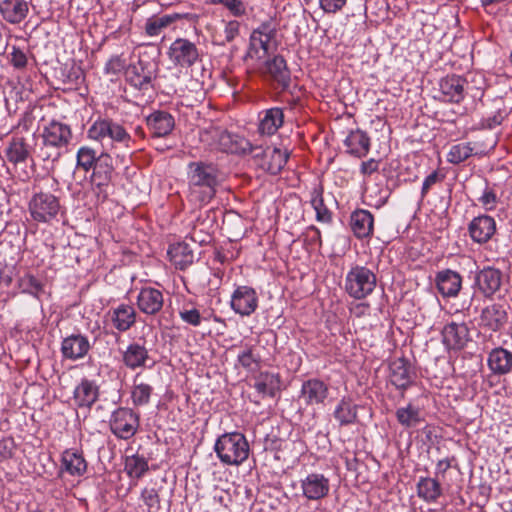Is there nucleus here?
Returning <instances> with one entry per match:
<instances>
[{
	"label": "nucleus",
	"instance_id": "4468645a",
	"mask_svg": "<svg viewBox=\"0 0 512 512\" xmlns=\"http://www.w3.org/2000/svg\"><path fill=\"white\" fill-rule=\"evenodd\" d=\"M443 344L449 350H461L471 340L470 330L465 323L451 322L442 330Z\"/></svg>",
	"mask_w": 512,
	"mask_h": 512
},
{
	"label": "nucleus",
	"instance_id": "13d9d810",
	"mask_svg": "<svg viewBox=\"0 0 512 512\" xmlns=\"http://www.w3.org/2000/svg\"><path fill=\"white\" fill-rule=\"evenodd\" d=\"M214 4H221L234 16L240 17L246 13V6L242 0H211Z\"/></svg>",
	"mask_w": 512,
	"mask_h": 512
},
{
	"label": "nucleus",
	"instance_id": "cd10ccee",
	"mask_svg": "<svg viewBox=\"0 0 512 512\" xmlns=\"http://www.w3.org/2000/svg\"><path fill=\"white\" fill-rule=\"evenodd\" d=\"M136 310L129 304H120L112 309L111 321L119 332H126L136 323Z\"/></svg>",
	"mask_w": 512,
	"mask_h": 512
},
{
	"label": "nucleus",
	"instance_id": "b1692460",
	"mask_svg": "<svg viewBox=\"0 0 512 512\" xmlns=\"http://www.w3.org/2000/svg\"><path fill=\"white\" fill-rule=\"evenodd\" d=\"M29 13V4L26 0L0 1V15L9 24L21 23Z\"/></svg>",
	"mask_w": 512,
	"mask_h": 512
},
{
	"label": "nucleus",
	"instance_id": "ddd939ff",
	"mask_svg": "<svg viewBox=\"0 0 512 512\" xmlns=\"http://www.w3.org/2000/svg\"><path fill=\"white\" fill-rule=\"evenodd\" d=\"M123 364L131 369L151 367L155 361L150 357L144 343L132 342L122 351Z\"/></svg>",
	"mask_w": 512,
	"mask_h": 512
},
{
	"label": "nucleus",
	"instance_id": "58836bf2",
	"mask_svg": "<svg viewBox=\"0 0 512 512\" xmlns=\"http://www.w3.org/2000/svg\"><path fill=\"white\" fill-rule=\"evenodd\" d=\"M253 387L262 397H274L280 389L279 376L269 372H261L255 378Z\"/></svg>",
	"mask_w": 512,
	"mask_h": 512
},
{
	"label": "nucleus",
	"instance_id": "a19ab883",
	"mask_svg": "<svg viewBox=\"0 0 512 512\" xmlns=\"http://www.w3.org/2000/svg\"><path fill=\"white\" fill-rule=\"evenodd\" d=\"M396 419L405 428L417 426L421 421V411L417 406L409 403L406 407L396 410Z\"/></svg>",
	"mask_w": 512,
	"mask_h": 512
},
{
	"label": "nucleus",
	"instance_id": "412c9836",
	"mask_svg": "<svg viewBox=\"0 0 512 512\" xmlns=\"http://www.w3.org/2000/svg\"><path fill=\"white\" fill-rule=\"evenodd\" d=\"M137 305L144 314L155 315L163 308V293L152 287L142 288L137 296Z\"/></svg>",
	"mask_w": 512,
	"mask_h": 512
},
{
	"label": "nucleus",
	"instance_id": "bf43d9fd",
	"mask_svg": "<svg viewBox=\"0 0 512 512\" xmlns=\"http://www.w3.org/2000/svg\"><path fill=\"white\" fill-rule=\"evenodd\" d=\"M11 49H12L10 52L11 64L16 69L25 68L27 66V61H28L26 53L17 46H12Z\"/></svg>",
	"mask_w": 512,
	"mask_h": 512
},
{
	"label": "nucleus",
	"instance_id": "7ed1b4c3",
	"mask_svg": "<svg viewBox=\"0 0 512 512\" xmlns=\"http://www.w3.org/2000/svg\"><path fill=\"white\" fill-rule=\"evenodd\" d=\"M214 450L223 464L238 466L247 460L250 448L242 433L232 432L221 435Z\"/></svg>",
	"mask_w": 512,
	"mask_h": 512
},
{
	"label": "nucleus",
	"instance_id": "69168bd1",
	"mask_svg": "<svg viewBox=\"0 0 512 512\" xmlns=\"http://www.w3.org/2000/svg\"><path fill=\"white\" fill-rule=\"evenodd\" d=\"M240 30V23L236 20L229 21L225 24L224 38L226 42H232L238 35Z\"/></svg>",
	"mask_w": 512,
	"mask_h": 512
},
{
	"label": "nucleus",
	"instance_id": "c03bdc74",
	"mask_svg": "<svg viewBox=\"0 0 512 512\" xmlns=\"http://www.w3.org/2000/svg\"><path fill=\"white\" fill-rule=\"evenodd\" d=\"M174 20L175 17L171 15L150 17L145 23V33L150 37L159 36L165 28L174 22Z\"/></svg>",
	"mask_w": 512,
	"mask_h": 512
},
{
	"label": "nucleus",
	"instance_id": "c85d7f7f",
	"mask_svg": "<svg viewBox=\"0 0 512 512\" xmlns=\"http://www.w3.org/2000/svg\"><path fill=\"white\" fill-rule=\"evenodd\" d=\"M92 169V184L98 188L108 185V183L111 181L112 173L114 170L111 156L107 153H101L98 155V160Z\"/></svg>",
	"mask_w": 512,
	"mask_h": 512
},
{
	"label": "nucleus",
	"instance_id": "7c9ffc66",
	"mask_svg": "<svg viewBox=\"0 0 512 512\" xmlns=\"http://www.w3.org/2000/svg\"><path fill=\"white\" fill-rule=\"evenodd\" d=\"M260 115L258 130L262 135H274L284 123L282 108L273 107L263 111Z\"/></svg>",
	"mask_w": 512,
	"mask_h": 512
},
{
	"label": "nucleus",
	"instance_id": "6ab92c4d",
	"mask_svg": "<svg viewBox=\"0 0 512 512\" xmlns=\"http://www.w3.org/2000/svg\"><path fill=\"white\" fill-rule=\"evenodd\" d=\"M471 239L479 244L488 242L496 232V222L493 217L481 215L475 217L468 226Z\"/></svg>",
	"mask_w": 512,
	"mask_h": 512
},
{
	"label": "nucleus",
	"instance_id": "f257e3e1",
	"mask_svg": "<svg viewBox=\"0 0 512 512\" xmlns=\"http://www.w3.org/2000/svg\"><path fill=\"white\" fill-rule=\"evenodd\" d=\"M189 196L200 203H209L221 184V174L215 164L195 161L188 164L187 171Z\"/></svg>",
	"mask_w": 512,
	"mask_h": 512
},
{
	"label": "nucleus",
	"instance_id": "aec40b11",
	"mask_svg": "<svg viewBox=\"0 0 512 512\" xmlns=\"http://www.w3.org/2000/svg\"><path fill=\"white\" fill-rule=\"evenodd\" d=\"M436 287L443 297H456L462 287L461 275L451 269L441 270L435 277Z\"/></svg>",
	"mask_w": 512,
	"mask_h": 512
},
{
	"label": "nucleus",
	"instance_id": "864d4df0",
	"mask_svg": "<svg viewBox=\"0 0 512 512\" xmlns=\"http://www.w3.org/2000/svg\"><path fill=\"white\" fill-rule=\"evenodd\" d=\"M141 498L147 506L148 512H158L161 508L160 497L154 488H145L142 490Z\"/></svg>",
	"mask_w": 512,
	"mask_h": 512
},
{
	"label": "nucleus",
	"instance_id": "0eeeda50",
	"mask_svg": "<svg viewBox=\"0 0 512 512\" xmlns=\"http://www.w3.org/2000/svg\"><path fill=\"white\" fill-rule=\"evenodd\" d=\"M109 425L111 432L117 438L128 440L137 433L140 417L132 409L120 407L112 413Z\"/></svg>",
	"mask_w": 512,
	"mask_h": 512
},
{
	"label": "nucleus",
	"instance_id": "473e14b6",
	"mask_svg": "<svg viewBox=\"0 0 512 512\" xmlns=\"http://www.w3.org/2000/svg\"><path fill=\"white\" fill-rule=\"evenodd\" d=\"M167 253L176 269L185 270L194 262V252L185 242L170 245Z\"/></svg>",
	"mask_w": 512,
	"mask_h": 512
},
{
	"label": "nucleus",
	"instance_id": "20e7f679",
	"mask_svg": "<svg viewBox=\"0 0 512 512\" xmlns=\"http://www.w3.org/2000/svg\"><path fill=\"white\" fill-rule=\"evenodd\" d=\"M88 137L98 141L103 147L123 145L127 148L133 142L131 135L127 130L110 118H100L96 120L88 129Z\"/></svg>",
	"mask_w": 512,
	"mask_h": 512
},
{
	"label": "nucleus",
	"instance_id": "f8f14e48",
	"mask_svg": "<svg viewBox=\"0 0 512 512\" xmlns=\"http://www.w3.org/2000/svg\"><path fill=\"white\" fill-rule=\"evenodd\" d=\"M233 311L241 316H250L258 307L256 291L249 286H238L230 302Z\"/></svg>",
	"mask_w": 512,
	"mask_h": 512
},
{
	"label": "nucleus",
	"instance_id": "2f4dec72",
	"mask_svg": "<svg viewBox=\"0 0 512 512\" xmlns=\"http://www.w3.org/2000/svg\"><path fill=\"white\" fill-rule=\"evenodd\" d=\"M374 218L368 210L359 209L354 211L350 217V226L354 235L359 238H366L372 235Z\"/></svg>",
	"mask_w": 512,
	"mask_h": 512
},
{
	"label": "nucleus",
	"instance_id": "f704fd0d",
	"mask_svg": "<svg viewBox=\"0 0 512 512\" xmlns=\"http://www.w3.org/2000/svg\"><path fill=\"white\" fill-rule=\"evenodd\" d=\"M288 157L287 151H282L277 147H268L266 158L261 161L260 169L272 175H277L286 165Z\"/></svg>",
	"mask_w": 512,
	"mask_h": 512
},
{
	"label": "nucleus",
	"instance_id": "3c124183",
	"mask_svg": "<svg viewBox=\"0 0 512 512\" xmlns=\"http://www.w3.org/2000/svg\"><path fill=\"white\" fill-rule=\"evenodd\" d=\"M181 320L194 327H198L202 322V315L192 302H186L179 310Z\"/></svg>",
	"mask_w": 512,
	"mask_h": 512
},
{
	"label": "nucleus",
	"instance_id": "09e8293b",
	"mask_svg": "<svg viewBox=\"0 0 512 512\" xmlns=\"http://www.w3.org/2000/svg\"><path fill=\"white\" fill-rule=\"evenodd\" d=\"M18 287L23 293L39 298L43 292V284L33 275L25 274L18 280Z\"/></svg>",
	"mask_w": 512,
	"mask_h": 512
},
{
	"label": "nucleus",
	"instance_id": "423d86ee",
	"mask_svg": "<svg viewBox=\"0 0 512 512\" xmlns=\"http://www.w3.org/2000/svg\"><path fill=\"white\" fill-rule=\"evenodd\" d=\"M28 209L33 220L49 223L56 219L61 211V205L55 195L50 192L38 191L29 200Z\"/></svg>",
	"mask_w": 512,
	"mask_h": 512
},
{
	"label": "nucleus",
	"instance_id": "4be33fe9",
	"mask_svg": "<svg viewBox=\"0 0 512 512\" xmlns=\"http://www.w3.org/2000/svg\"><path fill=\"white\" fill-rule=\"evenodd\" d=\"M147 127L153 137H166L174 127V117L166 111H154L146 118Z\"/></svg>",
	"mask_w": 512,
	"mask_h": 512
},
{
	"label": "nucleus",
	"instance_id": "393cba45",
	"mask_svg": "<svg viewBox=\"0 0 512 512\" xmlns=\"http://www.w3.org/2000/svg\"><path fill=\"white\" fill-rule=\"evenodd\" d=\"M466 80L461 76L448 75L440 81V91L446 101L460 103L465 96Z\"/></svg>",
	"mask_w": 512,
	"mask_h": 512
},
{
	"label": "nucleus",
	"instance_id": "5fc2aeb1",
	"mask_svg": "<svg viewBox=\"0 0 512 512\" xmlns=\"http://www.w3.org/2000/svg\"><path fill=\"white\" fill-rule=\"evenodd\" d=\"M478 201L485 210L492 211L496 208L499 198L494 188L486 184L482 195L478 198Z\"/></svg>",
	"mask_w": 512,
	"mask_h": 512
},
{
	"label": "nucleus",
	"instance_id": "4d7b16f0",
	"mask_svg": "<svg viewBox=\"0 0 512 512\" xmlns=\"http://www.w3.org/2000/svg\"><path fill=\"white\" fill-rule=\"evenodd\" d=\"M126 68L127 67H126L125 59L122 58V56H120V55H115V56H112L105 64L104 72L107 75L115 76V75H118L119 73H121Z\"/></svg>",
	"mask_w": 512,
	"mask_h": 512
},
{
	"label": "nucleus",
	"instance_id": "f03ea898",
	"mask_svg": "<svg viewBox=\"0 0 512 512\" xmlns=\"http://www.w3.org/2000/svg\"><path fill=\"white\" fill-rule=\"evenodd\" d=\"M39 137V157L43 161L55 163L69 152L73 132L69 124L51 119L43 124Z\"/></svg>",
	"mask_w": 512,
	"mask_h": 512
},
{
	"label": "nucleus",
	"instance_id": "39448f33",
	"mask_svg": "<svg viewBox=\"0 0 512 512\" xmlns=\"http://www.w3.org/2000/svg\"><path fill=\"white\" fill-rule=\"evenodd\" d=\"M376 283L377 278L372 270L366 266L356 265L346 274L345 291L350 297L362 300L374 291Z\"/></svg>",
	"mask_w": 512,
	"mask_h": 512
},
{
	"label": "nucleus",
	"instance_id": "9d476101",
	"mask_svg": "<svg viewBox=\"0 0 512 512\" xmlns=\"http://www.w3.org/2000/svg\"><path fill=\"white\" fill-rule=\"evenodd\" d=\"M168 56L176 66L188 68L199 60L200 54L193 42L185 38H177L171 44Z\"/></svg>",
	"mask_w": 512,
	"mask_h": 512
},
{
	"label": "nucleus",
	"instance_id": "e2e57ef3",
	"mask_svg": "<svg viewBox=\"0 0 512 512\" xmlns=\"http://www.w3.org/2000/svg\"><path fill=\"white\" fill-rule=\"evenodd\" d=\"M347 0H319L320 7L326 13H336L346 4Z\"/></svg>",
	"mask_w": 512,
	"mask_h": 512
},
{
	"label": "nucleus",
	"instance_id": "338daca9",
	"mask_svg": "<svg viewBox=\"0 0 512 512\" xmlns=\"http://www.w3.org/2000/svg\"><path fill=\"white\" fill-rule=\"evenodd\" d=\"M378 161L375 159H369L367 161L362 162L360 171L364 175H371L372 173L378 170Z\"/></svg>",
	"mask_w": 512,
	"mask_h": 512
},
{
	"label": "nucleus",
	"instance_id": "c9c22d12",
	"mask_svg": "<svg viewBox=\"0 0 512 512\" xmlns=\"http://www.w3.org/2000/svg\"><path fill=\"white\" fill-rule=\"evenodd\" d=\"M347 147V152L356 157H364L370 150V138L368 135L361 131H351L344 141Z\"/></svg>",
	"mask_w": 512,
	"mask_h": 512
},
{
	"label": "nucleus",
	"instance_id": "052dcab7",
	"mask_svg": "<svg viewBox=\"0 0 512 512\" xmlns=\"http://www.w3.org/2000/svg\"><path fill=\"white\" fill-rule=\"evenodd\" d=\"M240 365L248 370H254L258 367V360L251 349H247L238 355Z\"/></svg>",
	"mask_w": 512,
	"mask_h": 512
},
{
	"label": "nucleus",
	"instance_id": "a18cd8bd",
	"mask_svg": "<svg viewBox=\"0 0 512 512\" xmlns=\"http://www.w3.org/2000/svg\"><path fill=\"white\" fill-rule=\"evenodd\" d=\"M148 469V461L145 457L136 454L126 458L125 470L129 476L139 479L148 471Z\"/></svg>",
	"mask_w": 512,
	"mask_h": 512
},
{
	"label": "nucleus",
	"instance_id": "6e6552de",
	"mask_svg": "<svg viewBox=\"0 0 512 512\" xmlns=\"http://www.w3.org/2000/svg\"><path fill=\"white\" fill-rule=\"evenodd\" d=\"M155 70L149 62L139 59L125 69L126 81L135 89L146 92L153 88Z\"/></svg>",
	"mask_w": 512,
	"mask_h": 512
},
{
	"label": "nucleus",
	"instance_id": "0e129e2a",
	"mask_svg": "<svg viewBox=\"0 0 512 512\" xmlns=\"http://www.w3.org/2000/svg\"><path fill=\"white\" fill-rule=\"evenodd\" d=\"M268 147L263 148L262 146H254L249 142V148H247L246 154H250L255 160L256 165L260 168L261 161L266 158V152Z\"/></svg>",
	"mask_w": 512,
	"mask_h": 512
},
{
	"label": "nucleus",
	"instance_id": "2eb2a0df",
	"mask_svg": "<svg viewBox=\"0 0 512 512\" xmlns=\"http://www.w3.org/2000/svg\"><path fill=\"white\" fill-rule=\"evenodd\" d=\"M329 395V387L324 381L312 378L302 383L300 399L307 406H318L324 404Z\"/></svg>",
	"mask_w": 512,
	"mask_h": 512
},
{
	"label": "nucleus",
	"instance_id": "37998d69",
	"mask_svg": "<svg viewBox=\"0 0 512 512\" xmlns=\"http://www.w3.org/2000/svg\"><path fill=\"white\" fill-rule=\"evenodd\" d=\"M323 189L321 186L315 187L311 191L310 203L316 212V219L322 223H329L332 220V214L330 210L324 204Z\"/></svg>",
	"mask_w": 512,
	"mask_h": 512
},
{
	"label": "nucleus",
	"instance_id": "49530a36",
	"mask_svg": "<svg viewBox=\"0 0 512 512\" xmlns=\"http://www.w3.org/2000/svg\"><path fill=\"white\" fill-rule=\"evenodd\" d=\"M98 160L96 151L89 146H81L76 155L77 168L85 172L90 171Z\"/></svg>",
	"mask_w": 512,
	"mask_h": 512
},
{
	"label": "nucleus",
	"instance_id": "a878e982",
	"mask_svg": "<svg viewBox=\"0 0 512 512\" xmlns=\"http://www.w3.org/2000/svg\"><path fill=\"white\" fill-rule=\"evenodd\" d=\"M333 417L340 427L353 425L358 421V405L350 397H343L336 404Z\"/></svg>",
	"mask_w": 512,
	"mask_h": 512
},
{
	"label": "nucleus",
	"instance_id": "603ef678",
	"mask_svg": "<svg viewBox=\"0 0 512 512\" xmlns=\"http://www.w3.org/2000/svg\"><path fill=\"white\" fill-rule=\"evenodd\" d=\"M502 105V100L495 101L496 110L494 114L483 118L479 124V128L493 129L496 126L500 125L507 115L506 111L501 108Z\"/></svg>",
	"mask_w": 512,
	"mask_h": 512
},
{
	"label": "nucleus",
	"instance_id": "4c0bfd02",
	"mask_svg": "<svg viewBox=\"0 0 512 512\" xmlns=\"http://www.w3.org/2000/svg\"><path fill=\"white\" fill-rule=\"evenodd\" d=\"M62 465L72 476H82L87 471V462L82 453L76 450H65L62 454Z\"/></svg>",
	"mask_w": 512,
	"mask_h": 512
},
{
	"label": "nucleus",
	"instance_id": "bb28decb",
	"mask_svg": "<svg viewBox=\"0 0 512 512\" xmlns=\"http://www.w3.org/2000/svg\"><path fill=\"white\" fill-rule=\"evenodd\" d=\"M487 364L495 375H506L512 370V352L502 347L491 350Z\"/></svg>",
	"mask_w": 512,
	"mask_h": 512
},
{
	"label": "nucleus",
	"instance_id": "de8ad7c7",
	"mask_svg": "<svg viewBox=\"0 0 512 512\" xmlns=\"http://www.w3.org/2000/svg\"><path fill=\"white\" fill-rule=\"evenodd\" d=\"M473 151L474 148L469 142L455 144L451 146L447 154V160L452 164H459L467 160L473 154Z\"/></svg>",
	"mask_w": 512,
	"mask_h": 512
},
{
	"label": "nucleus",
	"instance_id": "9b49d317",
	"mask_svg": "<svg viewBox=\"0 0 512 512\" xmlns=\"http://www.w3.org/2000/svg\"><path fill=\"white\" fill-rule=\"evenodd\" d=\"M416 378V372L405 358L394 359L389 365V380L396 389L405 391Z\"/></svg>",
	"mask_w": 512,
	"mask_h": 512
},
{
	"label": "nucleus",
	"instance_id": "c756f323",
	"mask_svg": "<svg viewBox=\"0 0 512 512\" xmlns=\"http://www.w3.org/2000/svg\"><path fill=\"white\" fill-rule=\"evenodd\" d=\"M416 490L417 496L428 504L437 503L443 495V488L437 477H420Z\"/></svg>",
	"mask_w": 512,
	"mask_h": 512
},
{
	"label": "nucleus",
	"instance_id": "5701e85b",
	"mask_svg": "<svg viewBox=\"0 0 512 512\" xmlns=\"http://www.w3.org/2000/svg\"><path fill=\"white\" fill-rule=\"evenodd\" d=\"M508 314L501 304H491L485 307L480 315V324L493 332L501 330L507 323Z\"/></svg>",
	"mask_w": 512,
	"mask_h": 512
},
{
	"label": "nucleus",
	"instance_id": "a211bd4d",
	"mask_svg": "<svg viewBox=\"0 0 512 512\" xmlns=\"http://www.w3.org/2000/svg\"><path fill=\"white\" fill-rule=\"evenodd\" d=\"M282 90H287L291 82V72L286 60L281 55H275L265 61L264 71Z\"/></svg>",
	"mask_w": 512,
	"mask_h": 512
},
{
	"label": "nucleus",
	"instance_id": "ea45409f",
	"mask_svg": "<svg viewBox=\"0 0 512 512\" xmlns=\"http://www.w3.org/2000/svg\"><path fill=\"white\" fill-rule=\"evenodd\" d=\"M30 156L29 145L23 137H13L6 149L9 162L24 163Z\"/></svg>",
	"mask_w": 512,
	"mask_h": 512
},
{
	"label": "nucleus",
	"instance_id": "1a4fd4ad",
	"mask_svg": "<svg viewBox=\"0 0 512 512\" xmlns=\"http://www.w3.org/2000/svg\"><path fill=\"white\" fill-rule=\"evenodd\" d=\"M503 283V272L492 266H486L475 274V286L485 298H492L500 293Z\"/></svg>",
	"mask_w": 512,
	"mask_h": 512
},
{
	"label": "nucleus",
	"instance_id": "8fccbe9b",
	"mask_svg": "<svg viewBox=\"0 0 512 512\" xmlns=\"http://www.w3.org/2000/svg\"><path fill=\"white\" fill-rule=\"evenodd\" d=\"M153 392L152 386L146 383L134 384L131 391V399L134 406H145L150 402Z\"/></svg>",
	"mask_w": 512,
	"mask_h": 512
},
{
	"label": "nucleus",
	"instance_id": "f3484780",
	"mask_svg": "<svg viewBox=\"0 0 512 512\" xmlns=\"http://www.w3.org/2000/svg\"><path fill=\"white\" fill-rule=\"evenodd\" d=\"M91 349L87 336L80 333L65 337L61 343V353L65 359L76 361L84 358Z\"/></svg>",
	"mask_w": 512,
	"mask_h": 512
},
{
	"label": "nucleus",
	"instance_id": "e433bc0d",
	"mask_svg": "<svg viewBox=\"0 0 512 512\" xmlns=\"http://www.w3.org/2000/svg\"><path fill=\"white\" fill-rule=\"evenodd\" d=\"M218 141L219 148L231 154H246L247 148H249V141L247 139L227 131L219 133Z\"/></svg>",
	"mask_w": 512,
	"mask_h": 512
},
{
	"label": "nucleus",
	"instance_id": "79ce46f5",
	"mask_svg": "<svg viewBox=\"0 0 512 512\" xmlns=\"http://www.w3.org/2000/svg\"><path fill=\"white\" fill-rule=\"evenodd\" d=\"M268 45L263 42L261 38H255L250 36V43L246 54L243 57V61L248 66H254V62L263 59L268 53Z\"/></svg>",
	"mask_w": 512,
	"mask_h": 512
},
{
	"label": "nucleus",
	"instance_id": "680f3d73",
	"mask_svg": "<svg viewBox=\"0 0 512 512\" xmlns=\"http://www.w3.org/2000/svg\"><path fill=\"white\" fill-rule=\"evenodd\" d=\"M443 178L444 176L440 175L438 171H433L431 174H429L423 181L421 198L423 199L429 192L430 188L436 183L440 182Z\"/></svg>",
	"mask_w": 512,
	"mask_h": 512
},
{
	"label": "nucleus",
	"instance_id": "dca6fc26",
	"mask_svg": "<svg viewBox=\"0 0 512 512\" xmlns=\"http://www.w3.org/2000/svg\"><path fill=\"white\" fill-rule=\"evenodd\" d=\"M302 493L308 500H320L329 494L330 481L320 473H310L301 480Z\"/></svg>",
	"mask_w": 512,
	"mask_h": 512
},
{
	"label": "nucleus",
	"instance_id": "6e6d98bb",
	"mask_svg": "<svg viewBox=\"0 0 512 512\" xmlns=\"http://www.w3.org/2000/svg\"><path fill=\"white\" fill-rule=\"evenodd\" d=\"M276 34V28L272 22L267 21L262 23L258 28H256L251 36H255V38H261L263 42L269 44L272 38H274Z\"/></svg>",
	"mask_w": 512,
	"mask_h": 512
},
{
	"label": "nucleus",
	"instance_id": "72a5a7b5",
	"mask_svg": "<svg viewBox=\"0 0 512 512\" xmlns=\"http://www.w3.org/2000/svg\"><path fill=\"white\" fill-rule=\"evenodd\" d=\"M98 395V386L88 379H83L74 390V400L79 407L90 408L97 401Z\"/></svg>",
	"mask_w": 512,
	"mask_h": 512
},
{
	"label": "nucleus",
	"instance_id": "774afa93",
	"mask_svg": "<svg viewBox=\"0 0 512 512\" xmlns=\"http://www.w3.org/2000/svg\"><path fill=\"white\" fill-rule=\"evenodd\" d=\"M34 121V117L31 112H25L18 122V127L22 128L23 131L27 132L30 130Z\"/></svg>",
	"mask_w": 512,
	"mask_h": 512
}]
</instances>
